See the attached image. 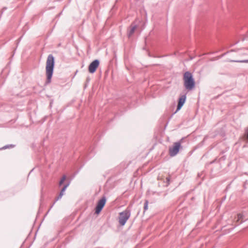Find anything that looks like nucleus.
Wrapping results in <instances>:
<instances>
[{
    "label": "nucleus",
    "instance_id": "obj_5",
    "mask_svg": "<svg viewBox=\"0 0 248 248\" xmlns=\"http://www.w3.org/2000/svg\"><path fill=\"white\" fill-rule=\"evenodd\" d=\"M106 202V199L105 197H103L97 202L95 208V213L98 214L100 213L103 207L105 206Z\"/></svg>",
    "mask_w": 248,
    "mask_h": 248
},
{
    "label": "nucleus",
    "instance_id": "obj_7",
    "mask_svg": "<svg viewBox=\"0 0 248 248\" xmlns=\"http://www.w3.org/2000/svg\"><path fill=\"white\" fill-rule=\"evenodd\" d=\"M185 100H186V96H183L179 98L178 106H177V110H179L182 108V107L185 103Z\"/></svg>",
    "mask_w": 248,
    "mask_h": 248
},
{
    "label": "nucleus",
    "instance_id": "obj_11",
    "mask_svg": "<svg viewBox=\"0 0 248 248\" xmlns=\"http://www.w3.org/2000/svg\"><path fill=\"white\" fill-rule=\"evenodd\" d=\"M148 202L147 200H146L145 202L144 206V210H146L148 209Z\"/></svg>",
    "mask_w": 248,
    "mask_h": 248
},
{
    "label": "nucleus",
    "instance_id": "obj_6",
    "mask_svg": "<svg viewBox=\"0 0 248 248\" xmlns=\"http://www.w3.org/2000/svg\"><path fill=\"white\" fill-rule=\"evenodd\" d=\"M99 65V62L97 60L93 61L89 66L88 70L90 73H93L96 71V69Z\"/></svg>",
    "mask_w": 248,
    "mask_h": 248
},
{
    "label": "nucleus",
    "instance_id": "obj_9",
    "mask_svg": "<svg viewBox=\"0 0 248 248\" xmlns=\"http://www.w3.org/2000/svg\"><path fill=\"white\" fill-rule=\"evenodd\" d=\"M68 184L65 185L64 186V187L62 188V189L61 192H60V194L59 196V197H58V199H60L62 198V197L63 196V193L64 192V191H65L66 188L67 187V186H68Z\"/></svg>",
    "mask_w": 248,
    "mask_h": 248
},
{
    "label": "nucleus",
    "instance_id": "obj_12",
    "mask_svg": "<svg viewBox=\"0 0 248 248\" xmlns=\"http://www.w3.org/2000/svg\"><path fill=\"white\" fill-rule=\"evenodd\" d=\"M66 179V176H63L62 178L61 179V181H60V185H62V184L64 182V181Z\"/></svg>",
    "mask_w": 248,
    "mask_h": 248
},
{
    "label": "nucleus",
    "instance_id": "obj_3",
    "mask_svg": "<svg viewBox=\"0 0 248 248\" xmlns=\"http://www.w3.org/2000/svg\"><path fill=\"white\" fill-rule=\"evenodd\" d=\"M130 214L127 211H124L120 213L119 222L122 226H124L130 217Z\"/></svg>",
    "mask_w": 248,
    "mask_h": 248
},
{
    "label": "nucleus",
    "instance_id": "obj_4",
    "mask_svg": "<svg viewBox=\"0 0 248 248\" xmlns=\"http://www.w3.org/2000/svg\"><path fill=\"white\" fill-rule=\"evenodd\" d=\"M181 147V143L179 142H175L173 146L169 149V154L171 156L175 155L179 152Z\"/></svg>",
    "mask_w": 248,
    "mask_h": 248
},
{
    "label": "nucleus",
    "instance_id": "obj_1",
    "mask_svg": "<svg viewBox=\"0 0 248 248\" xmlns=\"http://www.w3.org/2000/svg\"><path fill=\"white\" fill-rule=\"evenodd\" d=\"M54 66V58L52 55L48 56L46 62V83L50 82L51 78L53 72Z\"/></svg>",
    "mask_w": 248,
    "mask_h": 248
},
{
    "label": "nucleus",
    "instance_id": "obj_13",
    "mask_svg": "<svg viewBox=\"0 0 248 248\" xmlns=\"http://www.w3.org/2000/svg\"><path fill=\"white\" fill-rule=\"evenodd\" d=\"M242 62L248 63V60H245V61H242Z\"/></svg>",
    "mask_w": 248,
    "mask_h": 248
},
{
    "label": "nucleus",
    "instance_id": "obj_2",
    "mask_svg": "<svg viewBox=\"0 0 248 248\" xmlns=\"http://www.w3.org/2000/svg\"><path fill=\"white\" fill-rule=\"evenodd\" d=\"M184 82L185 88L188 90H192L195 87V81L193 76L189 72H186L184 74Z\"/></svg>",
    "mask_w": 248,
    "mask_h": 248
},
{
    "label": "nucleus",
    "instance_id": "obj_10",
    "mask_svg": "<svg viewBox=\"0 0 248 248\" xmlns=\"http://www.w3.org/2000/svg\"><path fill=\"white\" fill-rule=\"evenodd\" d=\"M243 218V215L241 214H238L237 215L236 222H239V220H241Z\"/></svg>",
    "mask_w": 248,
    "mask_h": 248
},
{
    "label": "nucleus",
    "instance_id": "obj_8",
    "mask_svg": "<svg viewBox=\"0 0 248 248\" xmlns=\"http://www.w3.org/2000/svg\"><path fill=\"white\" fill-rule=\"evenodd\" d=\"M137 29V26L135 25L132 24L129 28V32L128 35L129 37H130L135 32L136 29Z\"/></svg>",
    "mask_w": 248,
    "mask_h": 248
}]
</instances>
